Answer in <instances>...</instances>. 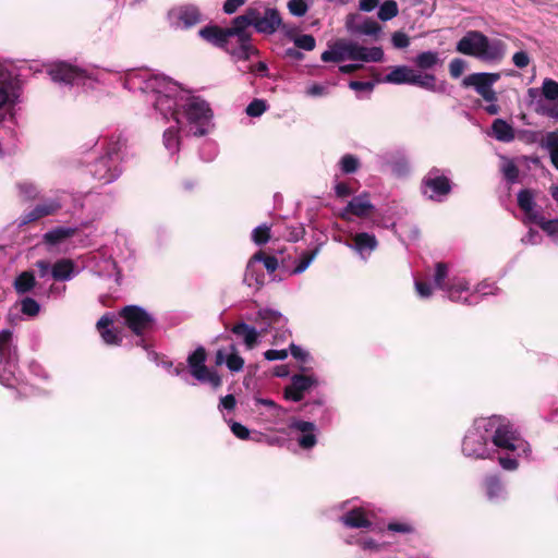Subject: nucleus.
<instances>
[{
    "label": "nucleus",
    "instance_id": "61",
    "mask_svg": "<svg viewBox=\"0 0 558 558\" xmlns=\"http://www.w3.org/2000/svg\"><path fill=\"white\" fill-rule=\"evenodd\" d=\"M245 0H226L223 4V11L227 14L234 13L241 5H243Z\"/></svg>",
    "mask_w": 558,
    "mask_h": 558
},
{
    "label": "nucleus",
    "instance_id": "40",
    "mask_svg": "<svg viewBox=\"0 0 558 558\" xmlns=\"http://www.w3.org/2000/svg\"><path fill=\"white\" fill-rule=\"evenodd\" d=\"M270 239V227L260 225L252 231V240L257 245L267 243Z\"/></svg>",
    "mask_w": 558,
    "mask_h": 558
},
{
    "label": "nucleus",
    "instance_id": "53",
    "mask_svg": "<svg viewBox=\"0 0 558 558\" xmlns=\"http://www.w3.org/2000/svg\"><path fill=\"white\" fill-rule=\"evenodd\" d=\"M304 233V229L301 226L288 227V232L283 233L282 236L288 241L296 242L299 241Z\"/></svg>",
    "mask_w": 558,
    "mask_h": 558
},
{
    "label": "nucleus",
    "instance_id": "41",
    "mask_svg": "<svg viewBox=\"0 0 558 558\" xmlns=\"http://www.w3.org/2000/svg\"><path fill=\"white\" fill-rule=\"evenodd\" d=\"M40 311L39 303L32 298H24L21 301V312L29 317H35Z\"/></svg>",
    "mask_w": 558,
    "mask_h": 558
},
{
    "label": "nucleus",
    "instance_id": "47",
    "mask_svg": "<svg viewBox=\"0 0 558 558\" xmlns=\"http://www.w3.org/2000/svg\"><path fill=\"white\" fill-rule=\"evenodd\" d=\"M502 173H504V177L505 179L509 182V183H514L518 181L519 179V168L517 167V165L513 162V161H509L504 168H502Z\"/></svg>",
    "mask_w": 558,
    "mask_h": 558
},
{
    "label": "nucleus",
    "instance_id": "12",
    "mask_svg": "<svg viewBox=\"0 0 558 558\" xmlns=\"http://www.w3.org/2000/svg\"><path fill=\"white\" fill-rule=\"evenodd\" d=\"M452 190L450 180L442 174H438L437 169L430 170L422 180L421 192L428 198L434 199L435 196H446Z\"/></svg>",
    "mask_w": 558,
    "mask_h": 558
},
{
    "label": "nucleus",
    "instance_id": "52",
    "mask_svg": "<svg viewBox=\"0 0 558 558\" xmlns=\"http://www.w3.org/2000/svg\"><path fill=\"white\" fill-rule=\"evenodd\" d=\"M387 529L388 531L403 534H410L414 532V527L411 524L402 522H390L387 525Z\"/></svg>",
    "mask_w": 558,
    "mask_h": 558
},
{
    "label": "nucleus",
    "instance_id": "44",
    "mask_svg": "<svg viewBox=\"0 0 558 558\" xmlns=\"http://www.w3.org/2000/svg\"><path fill=\"white\" fill-rule=\"evenodd\" d=\"M359 159L350 154L344 155L340 160V167L344 173H354L359 169Z\"/></svg>",
    "mask_w": 558,
    "mask_h": 558
},
{
    "label": "nucleus",
    "instance_id": "23",
    "mask_svg": "<svg viewBox=\"0 0 558 558\" xmlns=\"http://www.w3.org/2000/svg\"><path fill=\"white\" fill-rule=\"evenodd\" d=\"M262 258L263 253L258 252L254 254L247 263L243 280L248 287L259 289L265 283V275L263 268L259 266Z\"/></svg>",
    "mask_w": 558,
    "mask_h": 558
},
{
    "label": "nucleus",
    "instance_id": "18",
    "mask_svg": "<svg viewBox=\"0 0 558 558\" xmlns=\"http://www.w3.org/2000/svg\"><path fill=\"white\" fill-rule=\"evenodd\" d=\"M313 379L304 375H293L290 385L284 388L283 397L288 401L300 402L310 392Z\"/></svg>",
    "mask_w": 558,
    "mask_h": 558
},
{
    "label": "nucleus",
    "instance_id": "11",
    "mask_svg": "<svg viewBox=\"0 0 558 558\" xmlns=\"http://www.w3.org/2000/svg\"><path fill=\"white\" fill-rule=\"evenodd\" d=\"M500 78L499 73H473L465 76L462 81L464 87H474L476 93L488 102L497 100L496 92L493 85Z\"/></svg>",
    "mask_w": 558,
    "mask_h": 558
},
{
    "label": "nucleus",
    "instance_id": "14",
    "mask_svg": "<svg viewBox=\"0 0 558 558\" xmlns=\"http://www.w3.org/2000/svg\"><path fill=\"white\" fill-rule=\"evenodd\" d=\"M288 435L296 441L302 449L314 447V424L311 422L292 418L288 424Z\"/></svg>",
    "mask_w": 558,
    "mask_h": 558
},
{
    "label": "nucleus",
    "instance_id": "10",
    "mask_svg": "<svg viewBox=\"0 0 558 558\" xmlns=\"http://www.w3.org/2000/svg\"><path fill=\"white\" fill-rule=\"evenodd\" d=\"M206 351L198 347L187 357V365L191 375L201 383H208L213 388L221 386V377L216 371H210L206 364Z\"/></svg>",
    "mask_w": 558,
    "mask_h": 558
},
{
    "label": "nucleus",
    "instance_id": "26",
    "mask_svg": "<svg viewBox=\"0 0 558 558\" xmlns=\"http://www.w3.org/2000/svg\"><path fill=\"white\" fill-rule=\"evenodd\" d=\"M342 523L352 529H368L372 522L367 519L362 508H353L341 517Z\"/></svg>",
    "mask_w": 558,
    "mask_h": 558
},
{
    "label": "nucleus",
    "instance_id": "58",
    "mask_svg": "<svg viewBox=\"0 0 558 558\" xmlns=\"http://www.w3.org/2000/svg\"><path fill=\"white\" fill-rule=\"evenodd\" d=\"M374 86L375 84L373 82L351 81L349 83V87L357 92H372Z\"/></svg>",
    "mask_w": 558,
    "mask_h": 558
},
{
    "label": "nucleus",
    "instance_id": "2",
    "mask_svg": "<svg viewBox=\"0 0 558 558\" xmlns=\"http://www.w3.org/2000/svg\"><path fill=\"white\" fill-rule=\"evenodd\" d=\"M234 24L241 28L244 46L239 50L240 56L251 58L258 53V50L251 44L250 26L262 34H274L281 25L282 19L279 11L275 8H248L244 14L234 19Z\"/></svg>",
    "mask_w": 558,
    "mask_h": 558
},
{
    "label": "nucleus",
    "instance_id": "39",
    "mask_svg": "<svg viewBox=\"0 0 558 558\" xmlns=\"http://www.w3.org/2000/svg\"><path fill=\"white\" fill-rule=\"evenodd\" d=\"M17 190L21 197L24 199H34L38 193V187L29 181H22L17 183Z\"/></svg>",
    "mask_w": 558,
    "mask_h": 558
},
{
    "label": "nucleus",
    "instance_id": "62",
    "mask_svg": "<svg viewBox=\"0 0 558 558\" xmlns=\"http://www.w3.org/2000/svg\"><path fill=\"white\" fill-rule=\"evenodd\" d=\"M500 465L508 471H513L518 468L519 463L517 459L510 457H500L499 458Z\"/></svg>",
    "mask_w": 558,
    "mask_h": 558
},
{
    "label": "nucleus",
    "instance_id": "34",
    "mask_svg": "<svg viewBox=\"0 0 558 558\" xmlns=\"http://www.w3.org/2000/svg\"><path fill=\"white\" fill-rule=\"evenodd\" d=\"M35 277L31 271H23L14 280V289L19 294L29 292L35 287Z\"/></svg>",
    "mask_w": 558,
    "mask_h": 558
},
{
    "label": "nucleus",
    "instance_id": "6",
    "mask_svg": "<svg viewBox=\"0 0 558 558\" xmlns=\"http://www.w3.org/2000/svg\"><path fill=\"white\" fill-rule=\"evenodd\" d=\"M17 369V352L13 344L12 331L3 329L0 332V383L11 387L15 381Z\"/></svg>",
    "mask_w": 558,
    "mask_h": 558
},
{
    "label": "nucleus",
    "instance_id": "17",
    "mask_svg": "<svg viewBox=\"0 0 558 558\" xmlns=\"http://www.w3.org/2000/svg\"><path fill=\"white\" fill-rule=\"evenodd\" d=\"M170 20L177 28L185 29L199 23L201 13L194 5H184L173 9L170 12Z\"/></svg>",
    "mask_w": 558,
    "mask_h": 558
},
{
    "label": "nucleus",
    "instance_id": "7",
    "mask_svg": "<svg viewBox=\"0 0 558 558\" xmlns=\"http://www.w3.org/2000/svg\"><path fill=\"white\" fill-rule=\"evenodd\" d=\"M385 83L409 84L429 92H436V76L430 73H421L408 65H397L384 77Z\"/></svg>",
    "mask_w": 558,
    "mask_h": 558
},
{
    "label": "nucleus",
    "instance_id": "8",
    "mask_svg": "<svg viewBox=\"0 0 558 558\" xmlns=\"http://www.w3.org/2000/svg\"><path fill=\"white\" fill-rule=\"evenodd\" d=\"M120 316L123 318L124 325L141 338L148 333L154 327L153 316L137 305L123 307L120 312ZM137 344L145 348L144 339H141Z\"/></svg>",
    "mask_w": 558,
    "mask_h": 558
},
{
    "label": "nucleus",
    "instance_id": "5",
    "mask_svg": "<svg viewBox=\"0 0 558 558\" xmlns=\"http://www.w3.org/2000/svg\"><path fill=\"white\" fill-rule=\"evenodd\" d=\"M199 36L206 41L219 48H223L235 61L250 59L239 53V50L244 46V41L242 40L241 28L239 25L234 24V20L232 21V25L227 28L217 26L204 27L199 31Z\"/></svg>",
    "mask_w": 558,
    "mask_h": 558
},
{
    "label": "nucleus",
    "instance_id": "28",
    "mask_svg": "<svg viewBox=\"0 0 558 558\" xmlns=\"http://www.w3.org/2000/svg\"><path fill=\"white\" fill-rule=\"evenodd\" d=\"M76 233V228L57 227L46 232L43 236L44 242L48 245H58Z\"/></svg>",
    "mask_w": 558,
    "mask_h": 558
},
{
    "label": "nucleus",
    "instance_id": "4",
    "mask_svg": "<svg viewBox=\"0 0 558 558\" xmlns=\"http://www.w3.org/2000/svg\"><path fill=\"white\" fill-rule=\"evenodd\" d=\"M457 51L485 61L500 60L504 57L502 44L490 43L488 37L478 31L468 32L457 44Z\"/></svg>",
    "mask_w": 558,
    "mask_h": 558
},
{
    "label": "nucleus",
    "instance_id": "21",
    "mask_svg": "<svg viewBox=\"0 0 558 558\" xmlns=\"http://www.w3.org/2000/svg\"><path fill=\"white\" fill-rule=\"evenodd\" d=\"M14 88L11 72L0 63V122L3 120L2 110L14 104Z\"/></svg>",
    "mask_w": 558,
    "mask_h": 558
},
{
    "label": "nucleus",
    "instance_id": "56",
    "mask_svg": "<svg viewBox=\"0 0 558 558\" xmlns=\"http://www.w3.org/2000/svg\"><path fill=\"white\" fill-rule=\"evenodd\" d=\"M512 62L519 69H524L530 64V57L525 51H518L512 57Z\"/></svg>",
    "mask_w": 558,
    "mask_h": 558
},
{
    "label": "nucleus",
    "instance_id": "1",
    "mask_svg": "<svg viewBox=\"0 0 558 558\" xmlns=\"http://www.w3.org/2000/svg\"><path fill=\"white\" fill-rule=\"evenodd\" d=\"M123 86L131 92H141L147 96L157 112L165 121L174 119L175 126L163 132V145L174 154L179 150V128L186 121L187 133L203 136L208 132L211 110L208 104L184 93L178 83L167 76L151 74L148 71H130Z\"/></svg>",
    "mask_w": 558,
    "mask_h": 558
},
{
    "label": "nucleus",
    "instance_id": "54",
    "mask_svg": "<svg viewBox=\"0 0 558 558\" xmlns=\"http://www.w3.org/2000/svg\"><path fill=\"white\" fill-rule=\"evenodd\" d=\"M359 19H360V15L356 13H351V14L347 15V17H345V27H347L348 32L352 35H357V28L361 24L357 22Z\"/></svg>",
    "mask_w": 558,
    "mask_h": 558
},
{
    "label": "nucleus",
    "instance_id": "20",
    "mask_svg": "<svg viewBox=\"0 0 558 558\" xmlns=\"http://www.w3.org/2000/svg\"><path fill=\"white\" fill-rule=\"evenodd\" d=\"M536 195L537 192L531 189H522L517 195L518 207L524 213L525 219L532 223L542 216L537 210Z\"/></svg>",
    "mask_w": 558,
    "mask_h": 558
},
{
    "label": "nucleus",
    "instance_id": "24",
    "mask_svg": "<svg viewBox=\"0 0 558 558\" xmlns=\"http://www.w3.org/2000/svg\"><path fill=\"white\" fill-rule=\"evenodd\" d=\"M216 365L226 364L229 371L240 372L244 366V360L238 354L235 347L232 344L227 349H219L215 356Z\"/></svg>",
    "mask_w": 558,
    "mask_h": 558
},
{
    "label": "nucleus",
    "instance_id": "29",
    "mask_svg": "<svg viewBox=\"0 0 558 558\" xmlns=\"http://www.w3.org/2000/svg\"><path fill=\"white\" fill-rule=\"evenodd\" d=\"M232 332L236 335L238 337H242L244 344L248 350L253 349L258 340V332L257 330L245 324V323H239L235 324L232 328Z\"/></svg>",
    "mask_w": 558,
    "mask_h": 558
},
{
    "label": "nucleus",
    "instance_id": "27",
    "mask_svg": "<svg viewBox=\"0 0 558 558\" xmlns=\"http://www.w3.org/2000/svg\"><path fill=\"white\" fill-rule=\"evenodd\" d=\"M111 324H112V318L109 315H104L97 322V329L100 332L102 340L107 344H120L122 341V338L117 330L109 328V326Z\"/></svg>",
    "mask_w": 558,
    "mask_h": 558
},
{
    "label": "nucleus",
    "instance_id": "59",
    "mask_svg": "<svg viewBox=\"0 0 558 558\" xmlns=\"http://www.w3.org/2000/svg\"><path fill=\"white\" fill-rule=\"evenodd\" d=\"M415 290L421 298H429L433 293L430 284L421 280L415 281Z\"/></svg>",
    "mask_w": 558,
    "mask_h": 558
},
{
    "label": "nucleus",
    "instance_id": "50",
    "mask_svg": "<svg viewBox=\"0 0 558 558\" xmlns=\"http://www.w3.org/2000/svg\"><path fill=\"white\" fill-rule=\"evenodd\" d=\"M391 41L395 48L404 49L410 45L409 36L403 32H395L391 36Z\"/></svg>",
    "mask_w": 558,
    "mask_h": 558
},
{
    "label": "nucleus",
    "instance_id": "31",
    "mask_svg": "<svg viewBox=\"0 0 558 558\" xmlns=\"http://www.w3.org/2000/svg\"><path fill=\"white\" fill-rule=\"evenodd\" d=\"M493 135L496 140L505 143H509L514 140L513 128L502 119L494 120L492 124Z\"/></svg>",
    "mask_w": 558,
    "mask_h": 558
},
{
    "label": "nucleus",
    "instance_id": "42",
    "mask_svg": "<svg viewBox=\"0 0 558 558\" xmlns=\"http://www.w3.org/2000/svg\"><path fill=\"white\" fill-rule=\"evenodd\" d=\"M485 487L489 499L496 498L502 489L500 480L497 476H488L485 480Z\"/></svg>",
    "mask_w": 558,
    "mask_h": 558
},
{
    "label": "nucleus",
    "instance_id": "30",
    "mask_svg": "<svg viewBox=\"0 0 558 558\" xmlns=\"http://www.w3.org/2000/svg\"><path fill=\"white\" fill-rule=\"evenodd\" d=\"M74 274V264L71 259L62 258L51 268V276L54 280H70Z\"/></svg>",
    "mask_w": 558,
    "mask_h": 558
},
{
    "label": "nucleus",
    "instance_id": "63",
    "mask_svg": "<svg viewBox=\"0 0 558 558\" xmlns=\"http://www.w3.org/2000/svg\"><path fill=\"white\" fill-rule=\"evenodd\" d=\"M262 262L264 264V267L268 272H274L278 267V260L274 256H264L262 258Z\"/></svg>",
    "mask_w": 558,
    "mask_h": 558
},
{
    "label": "nucleus",
    "instance_id": "51",
    "mask_svg": "<svg viewBox=\"0 0 558 558\" xmlns=\"http://www.w3.org/2000/svg\"><path fill=\"white\" fill-rule=\"evenodd\" d=\"M468 290V287L466 284L464 283H451L450 286H448L447 289H445L444 291H446L449 295V299L453 302H458L460 300V293L462 291H466Z\"/></svg>",
    "mask_w": 558,
    "mask_h": 558
},
{
    "label": "nucleus",
    "instance_id": "22",
    "mask_svg": "<svg viewBox=\"0 0 558 558\" xmlns=\"http://www.w3.org/2000/svg\"><path fill=\"white\" fill-rule=\"evenodd\" d=\"M62 207V203L59 197L48 198L43 201L40 204L35 206L28 211L22 219V225L35 221L46 216L53 215Z\"/></svg>",
    "mask_w": 558,
    "mask_h": 558
},
{
    "label": "nucleus",
    "instance_id": "36",
    "mask_svg": "<svg viewBox=\"0 0 558 558\" xmlns=\"http://www.w3.org/2000/svg\"><path fill=\"white\" fill-rule=\"evenodd\" d=\"M399 9L395 0H386L378 10V19L386 22L398 15Z\"/></svg>",
    "mask_w": 558,
    "mask_h": 558
},
{
    "label": "nucleus",
    "instance_id": "25",
    "mask_svg": "<svg viewBox=\"0 0 558 558\" xmlns=\"http://www.w3.org/2000/svg\"><path fill=\"white\" fill-rule=\"evenodd\" d=\"M282 32L287 39L301 50L312 51L314 49V37L301 34L296 27L282 25Z\"/></svg>",
    "mask_w": 558,
    "mask_h": 558
},
{
    "label": "nucleus",
    "instance_id": "16",
    "mask_svg": "<svg viewBox=\"0 0 558 558\" xmlns=\"http://www.w3.org/2000/svg\"><path fill=\"white\" fill-rule=\"evenodd\" d=\"M519 433L510 424H500L492 438L493 444L500 449L514 451L520 441Z\"/></svg>",
    "mask_w": 558,
    "mask_h": 558
},
{
    "label": "nucleus",
    "instance_id": "37",
    "mask_svg": "<svg viewBox=\"0 0 558 558\" xmlns=\"http://www.w3.org/2000/svg\"><path fill=\"white\" fill-rule=\"evenodd\" d=\"M547 235L558 238V219H546L541 216L535 222Z\"/></svg>",
    "mask_w": 558,
    "mask_h": 558
},
{
    "label": "nucleus",
    "instance_id": "46",
    "mask_svg": "<svg viewBox=\"0 0 558 558\" xmlns=\"http://www.w3.org/2000/svg\"><path fill=\"white\" fill-rule=\"evenodd\" d=\"M267 109V105L262 99H254L247 107H246V113L250 117H259L262 116Z\"/></svg>",
    "mask_w": 558,
    "mask_h": 558
},
{
    "label": "nucleus",
    "instance_id": "13",
    "mask_svg": "<svg viewBox=\"0 0 558 558\" xmlns=\"http://www.w3.org/2000/svg\"><path fill=\"white\" fill-rule=\"evenodd\" d=\"M340 49L345 52L348 59L363 62H380L384 51L380 47L367 49L353 41H340Z\"/></svg>",
    "mask_w": 558,
    "mask_h": 558
},
{
    "label": "nucleus",
    "instance_id": "64",
    "mask_svg": "<svg viewBox=\"0 0 558 558\" xmlns=\"http://www.w3.org/2000/svg\"><path fill=\"white\" fill-rule=\"evenodd\" d=\"M542 113L549 118H554V119L558 120V102H555L547 107H543Z\"/></svg>",
    "mask_w": 558,
    "mask_h": 558
},
{
    "label": "nucleus",
    "instance_id": "45",
    "mask_svg": "<svg viewBox=\"0 0 558 558\" xmlns=\"http://www.w3.org/2000/svg\"><path fill=\"white\" fill-rule=\"evenodd\" d=\"M288 9L292 15L300 17L307 12L308 3L306 0H290Z\"/></svg>",
    "mask_w": 558,
    "mask_h": 558
},
{
    "label": "nucleus",
    "instance_id": "35",
    "mask_svg": "<svg viewBox=\"0 0 558 558\" xmlns=\"http://www.w3.org/2000/svg\"><path fill=\"white\" fill-rule=\"evenodd\" d=\"M448 264L444 262H438L435 265V275H434V284L436 288L440 290H445L450 286L451 283L446 282V279L448 278Z\"/></svg>",
    "mask_w": 558,
    "mask_h": 558
},
{
    "label": "nucleus",
    "instance_id": "19",
    "mask_svg": "<svg viewBox=\"0 0 558 558\" xmlns=\"http://www.w3.org/2000/svg\"><path fill=\"white\" fill-rule=\"evenodd\" d=\"M374 209V205L369 202V195L367 193H362L354 196L348 203L340 216L344 219H348L350 215L364 218L371 216Z\"/></svg>",
    "mask_w": 558,
    "mask_h": 558
},
{
    "label": "nucleus",
    "instance_id": "32",
    "mask_svg": "<svg viewBox=\"0 0 558 558\" xmlns=\"http://www.w3.org/2000/svg\"><path fill=\"white\" fill-rule=\"evenodd\" d=\"M354 248L361 254L364 252H372L377 247V240L374 234L367 232L356 233L353 238Z\"/></svg>",
    "mask_w": 558,
    "mask_h": 558
},
{
    "label": "nucleus",
    "instance_id": "57",
    "mask_svg": "<svg viewBox=\"0 0 558 558\" xmlns=\"http://www.w3.org/2000/svg\"><path fill=\"white\" fill-rule=\"evenodd\" d=\"M335 193L337 197L344 198L353 194V190L347 182H338L335 185Z\"/></svg>",
    "mask_w": 558,
    "mask_h": 558
},
{
    "label": "nucleus",
    "instance_id": "33",
    "mask_svg": "<svg viewBox=\"0 0 558 558\" xmlns=\"http://www.w3.org/2000/svg\"><path fill=\"white\" fill-rule=\"evenodd\" d=\"M439 62V54L436 51H423L414 59V64L422 71L432 70Z\"/></svg>",
    "mask_w": 558,
    "mask_h": 558
},
{
    "label": "nucleus",
    "instance_id": "60",
    "mask_svg": "<svg viewBox=\"0 0 558 558\" xmlns=\"http://www.w3.org/2000/svg\"><path fill=\"white\" fill-rule=\"evenodd\" d=\"M231 430L240 439H247L250 436V430L238 422L232 423Z\"/></svg>",
    "mask_w": 558,
    "mask_h": 558
},
{
    "label": "nucleus",
    "instance_id": "15",
    "mask_svg": "<svg viewBox=\"0 0 558 558\" xmlns=\"http://www.w3.org/2000/svg\"><path fill=\"white\" fill-rule=\"evenodd\" d=\"M462 451L465 456L475 459H485L488 456L487 439L478 430L469 432L462 442Z\"/></svg>",
    "mask_w": 558,
    "mask_h": 558
},
{
    "label": "nucleus",
    "instance_id": "38",
    "mask_svg": "<svg viewBox=\"0 0 558 558\" xmlns=\"http://www.w3.org/2000/svg\"><path fill=\"white\" fill-rule=\"evenodd\" d=\"M380 31H381V26L378 22H376L373 19H366L360 24V26L357 28V34L359 35L376 36Z\"/></svg>",
    "mask_w": 558,
    "mask_h": 558
},
{
    "label": "nucleus",
    "instance_id": "3",
    "mask_svg": "<svg viewBox=\"0 0 558 558\" xmlns=\"http://www.w3.org/2000/svg\"><path fill=\"white\" fill-rule=\"evenodd\" d=\"M95 145L105 153L89 166V173L102 184H109L121 174L119 151L122 144L119 137H111L98 140Z\"/></svg>",
    "mask_w": 558,
    "mask_h": 558
},
{
    "label": "nucleus",
    "instance_id": "55",
    "mask_svg": "<svg viewBox=\"0 0 558 558\" xmlns=\"http://www.w3.org/2000/svg\"><path fill=\"white\" fill-rule=\"evenodd\" d=\"M264 356H265V359L267 361H281V360L287 359L288 350H286V349H281V350L270 349V350H267L264 353Z\"/></svg>",
    "mask_w": 558,
    "mask_h": 558
},
{
    "label": "nucleus",
    "instance_id": "43",
    "mask_svg": "<svg viewBox=\"0 0 558 558\" xmlns=\"http://www.w3.org/2000/svg\"><path fill=\"white\" fill-rule=\"evenodd\" d=\"M543 95L548 100L558 99V83L551 78H545L542 86Z\"/></svg>",
    "mask_w": 558,
    "mask_h": 558
},
{
    "label": "nucleus",
    "instance_id": "48",
    "mask_svg": "<svg viewBox=\"0 0 558 558\" xmlns=\"http://www.w3.org/2000/svg\"><path fill=\"white\" fill-rule=\"evenodd\" d=\"M542 146L548 149L550 155L551 151L558 150V130L548 132L542 142Z\"/></svg>",
    "mask_w": 558,
    "mask_h": 558
},
{
    "label": "nucleus",
    "instance_id": "9",
    "mask_svg": "<svg viewBox=\"0 0 558 558\" xmlns=\"http://www.w3.org/2000/svg\"><path fill=\"white\" fill-rule=\"evenodd\" d=\"M48 73L53 82L60 84L90 86L93 83V77L86 70L66 62L54 63Z\"/></svg>",
    "mask_w": 558,
    "mask_h": 558
},
{
    "label": "nucleus",
    "instance_id": "49",
    "mask_svg": "<svg viewBox=\"0 0 558 558\" xmlns=\"http://www.w3.org/2000/svg\"><path fill=\"white\" fill-rule=\"evenodd\" d=\"M465 69V61L460 58H454L449 63V73L453 78H458L462 75Z\"/></svg>",
    "mask_w": 558,
    "mask_h": 558
}]
</instances>
